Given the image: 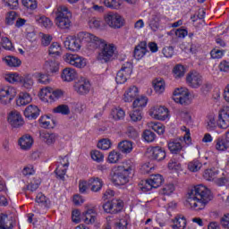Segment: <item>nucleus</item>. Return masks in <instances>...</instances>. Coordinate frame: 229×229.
<instances>
[{
	"label": "nucleus",
	"instance_id": "obj_1",
	"mask_svg": "<svg viewBox=\"0 0 229 229\" xmlns=\"http://www.w3.org/2000/svg\"><path fill=\"white\" fill-rule=\"evenodd\" d=\"M212 199V192L203 184H199L188 191L186 202L191 210H203Z\"/></svg>",
	"mask_w": 229,
	"mask_h": 229
},
{
	"label": "nucleus",
	"instance_id": "obj_2",
	"mask_svg": "<svg viewBox=\"0 0 229 229\" xmlns=\"http://www.w3.org/2000/svg\"><path fill=\"white\" fill-rule=\"evenodd\" d=\"M80 37L81 38H85V40L91 42L90 46H93L94 49H98V47L100 48L97 57L98 62L107 64V62H110L112 58H114V55L115 53L114 44H108L106 41L99 38L94 34H81Z\"/></svg>",
	"mask_w": 229,
	"mask_h": 229
},
{
	"label": "nucleus",
	"instance_id": "obj_3",
	"mask_svg": "<svg viewBox=\"0 0 229 229\" xmlns=\"http://www.w3.org/2000/svg\"><path fill=\"white\" fill-rule=\"evenodd\" d=\"M133 162L124 161L123 165L115 166L111 173V180L114 185H126L130 182V174L133 171Z\"/></svg>",
	"mask_w": 229,
	"mask_h": 229
},
{
	"label": "nucleus",
	"instance_id": "obj_4",
	"mask_svg": "<svg viewBox=\"0 0 229 229\" xmlns=\"http://www.w3.org/2000/svg\"><path fill=\"white\" fill-rule=\"evenodd\" d=\"M55 24L60 30H69L71 28V19H72V13L65 5H60L55 10Z\"/></svg>",
	"mask_w": 229,
	"mask_h": 229
},
{
	"label": "nucleus",
	"instance_id": "obj_5",
	"mask_svg": "<svg viewBox=\"0 0 229 229\" xmlns=\"http://www.w3.org/2000/svg\"><path fill=\"white\" fill-rule=\"evenodd\" d=\"M164 182L165 180L162 174H153L148 179L141 181L140 183V189L142 192H148V191H153V189H158Z\"/></svg>",
	"mask_w": 229,
	"mask_h": 229
},
{
	"label": "nucleus",
	"instance_id": "obj_6",
	"mask_svg": "<svg viewBox=\"0 0 229 229\" xmlns=\"http://www.w3.org/2000/svg\"><path fill=\"white\" fill-rule=\"evenodd\" d=\"M81 35H91L89 32H79L77 34V38L72 37H68L64 40V47L69 51H80L81 48V42H87L88 44H92V41H88L85 38H81Z\"/></svg>",
	"mask_w": 229,
	"mask_h": 229
},
{
	"label": "nucleus",
	"instance_id": "obj_7",
	"mask_svg": "<svg viewBox=\"0 0 229 229\" xmlns=\"http://www.w3.org/2000/svg\"><path fill=\"white\" fill-rule=\"evenodd\" d=\"M17 96V89L13 86H1L0 87V104L10 105Z\"/></svg>",
	"mask_w": 229,
	"mask_h": 229
},
{
	"label": "nucleus",
	"instance_id": "obj_8",
	"mask_svg": "<svg viewBox=\"0 0 229 229\" xmlns=\"http://www.w3.org/2000/svg\"><path fill=\"white\" fill-rule=\"evenodd\" d=\"M131 72H133V64H131V62H126L122 65V68L116 73V83L120 85H123V83H126L128 77L131 76Z\"/></svg>",
	"mask_w": 229,
	"mask_h": 229
},
{
	"label": "nucleus",
	"instance_id": "obj_9",
	"mask_svg": "<svg viewBox=\"0 0 229 229\" xmlns=\"http://www.w3.org/2000/svg\"><path fill=\"white\" fill-rule=\"evenodd\" d=\"M105 21L110 28L114 30H119V28L124 26V19L117 13H108Z\"/></svg>",
	"mask_w": 229,
	"mask_h": 229
},
{
	"label": "nucleus",
	"instance_id": "obj_10",
	"mask_svg": "<svg viewBox=\"0 0 229 229\" xmlns=\"http://www.w3.org/2000/svg\"><path fill=\"white\" fill-rule=\"evenodd\" d=\"M123 207V200L119 199H113L103 204V209L106 214H119Z\"/></svg>",
	"mask_w": 229,
	"mask_h": 229
},
{
	"label": "nucleus",
	"instance_id": "obj_11",
	"mask_svg": "<svg viewBox=\"0 0 229 229\" xmlns=\"http://www.w3.org/2000/svg\"><path fill=\"white\" fill-rule=\"evenodd\" d=\"M189 96H191L189 89L181 88L174 91L173 99L175 103H180V105H189L191 103Z\"/></svg>",
	"mask_w": 229,
	"mask_h": 229
},
{
	"label": "nucleus",
	"instance_id": "obj_12",
	"mask_svg": "<svg viewBox=\"0 0 229 229\" xmlns=\"http://www.w3.org/2000/svg\"><path fill=\"white\" fill-rule=\"evenodd\" d=\"M186 82L191 89H199L203 85V76L198 72H190L186 76Z\"/></svg>",
	"mask_w": 229,
	"mask_h": 229
},
{
	"label": "nucleus",
	"instance_id": "obj_13",
	"mask_svg": "<svg viewBox=\"0 0 229 229\" xmlns=\"http://www.w3.org/2000/svg\"><path fill=\"white\" fill-rule=\"evenodd\" d=\"M66 64L77 67V69H83L87 65V60L78 55L67 54L64 57Z\"/></svg>",
	"mask_w": 229,
	"mask_h": 229
},
{
	"label": "nucleus",
	"instance_id": "obj_14",
	"mask_svg": "<svg viewBox=\"0 0 229 229\" xmlns=\"http://www.w3.org/2000/svg\"><path fill=\"white\" fill-rule=\"evenodd\" d=\"M148 155L151 160L162 162L165 158V149L161 147H151L148 149Z\"/></svg>",
	"mask_w": 229,
	"mask_h": 229
},
{
	"label": "nucleus",
	"instance_id": "obj_15",
	"mask_svg": "<svg viewBox=\"0 0 229 229\" xmlns=\"http://www.w3.org/2000/svg\"><path fill=\"white\" fill-rule=\"evenodd\" d=\"M8 123L13 128H21L24 124V119L19 111H12L8 116Z\"/></svg>",
	"mask_w": 229,
	"mask_h": 229
},
{
	"label": "nucleus",
	"instance_id": "obj_16",
	"mask_svg": "<svg viewBox=\"0 0 229 229\" xmlns=\"http://www.w3.org/2000/svg\"><path fill=\"white\" fill-rule=\"evenodd\" d=\"M218 128H229V106L224 107L218 114Z\"/></svg>",
	"mask_w": 229,
	"mask_h": 229
},
{
	"label": "nucleus",
	"instance_id": "obj_17",
	"mask_svg": "<svg viewBox=\"0 0 229 229\" xmlns=\"http://www.w3.org/2000/svg\"><path fill=\"white\" fill-rule=\"evenodd\" d=\"M164 18V15L158 12H153L148 19V24L152 31H158L160 28V21Z\"/></svg>",
	"mask_w": 229,
	"mask_h": 229
},
{
	"label": "nucleus",
	"instance_id": "obj_18",
	"mask_svg": "<svg viewBox=\"0 0 229 229\" xmlns=\"http://www.w3.org/2000/svg\"><path fill=\"white\" fill-rule=\"evenodd\" d=\"M82 219L86 225H94L98 219L96 208H89L82 213Z\"/></svg>",
	"mask_w": 229,
	"mask_h": 229
},
{
	"label": "nucleus",
	"instance_id": "obj_19",
	"mask_svg": "<svg viewBox=\"0 0 229 229\" xmlns=\"http://www.w3.org/2000/svg\"><path fill=\"white\" fill-rule=\"evenodd\" d=\"M148 53V43L146 41L140 42L134 48L133 56L136 60H141Z\"/></svg>",
	"mask_w": 229,
	"mask_h": 229
},
{
	"label": "nucleus",
	"instance_id": "obj_20",
	"mask_svg": "<svg viewBox=\"0 0 229 229\" xmlns=\"http://www.w3.org/2000/svg\"><path fill=\"white\" fill-rule=\"evenodd\" d=\"M15 225L13 216H8L0 211V229H12Z\"/></svg>",
	"mask_w": 229,
	"mask_h": 229
},
{
	"label": "nucleus",
	"instance_id": "obj_21",
	"mask_svg": "<svg viewBox=\"0 0 229 229\" xmlns=\"http://www.w3.org/2000/svg\"><path fill=\"white\" fill-rule=\"evenodd\" d=\"M181 139H173L167 142L168 149L172 155H178L183 149Z\"/></svg>",
	"mask_w": 229,
	"mask_h": 229
},
{
	"label": "nucleus",
	"instance_id": "obj_22",
	"mask_svg": "<svg viewBox=\"0 0 229 229\" xmlns=\"http://www.w3.org/2000/svg\"><path fill=\"white\" fill-rule=\"evenodd\" d=\"M40 115V109L37 106L30 105L24 110V116L30 121L37 119Z\"/></svg>",
	"mask_w": 229,
	"mask_h": 229
},
{
	"label": "nucleus",
	"instance_id": "obj_23",
	"mask_svg": "<svg viewBox=\"0 0 229 229\" xmlns=\"http://www.w3.org/2000/svg\"><path fill=\"white\" fill-rule=\"evenodd\" d=\"M138 96L139 89L137 86H131L123 94V101L125 103H131Z\"/></svg>",
	"mask_w": 229,
	"mask_h": 229
},
{
	"label": "nucleus",
	"instance_id": "obj_24",
	"mask_svg": "<svg viewBox=\"0 0 229 229\" xmlns=\"http://www.w3.org/2000/svg\"><path fill=\"white\" fill-rule=\"evenodd\" d=\"M74 89L78 94H81V96H85V94H89V92H90V82L84 80L77 83L74 86Z\"/></svg>",
	"mask_w": 229,
	"mask_h": 229
},
{
	"label": "nucleus",
	"instance_id": "obj_25",
	"mask_svg": "<svg viewBox=\"0 0 229 229\" xmlns=\"http://www.w3.org/2000/svg\"><path fill=\"white\" fill-rule=\"evenodd\" d=\"M155 119L165 121L169 117V110L164 106H156L153 110Z\"/></svg>",
	"mask_w": 229,
	"mask_h": 229
},
{
	"label": "nucleus",
	"instance_id": "obj_26",
	"mask_svg": "<svg viewBox=\"0 0 229 229\" xmlns=\"http://www.w3.org/2000/svg\"><path fill=\"white\" fill-rule=\"evenodd\" d=\"M18 144L21 149L28 151V149H31V146H33V138L26 134L20 138Z\"/></svg>",
	"mask_w": 229,
	"mask_h": 229
},
{
	"label": "nucleus",
	"instance_id": "obj_27",
	"mask_svg": "<svg viewBox=\"0 0 229 229\" xmlns=\"http://www.w3.org/2000/svg\"><path fill=\"white\" fill-rule=\"evenodd\" d=\"M76 76H78L76 70L72 68H64L63 70L61 78L63 81H73V80H76Z\"/></svg>",
	"mask_w": 229,
	"mask_h": 229
},
{
	"label": "nucleus",
	"instance_id": "obj_28",
	"mask_svg": "<svg viewBox=\"0 0 229 229\" xmlns=\"http://www.w3.org/2000/svg\"><path fill=\"white\" fill-rule=\"evenodd\" d=\"M215 148L216 151H226L229 148V140L224 137H219L215 140Z\"/></svg>",
	"mask_w": 229,
	"mask_h": 229
},
{
	"label": "nucleus",
	"instance_id": "obj_29",
	"mask_svg": "<svg viewBox=\"0 0 229 229\" xmlns=\"http://www.w3.org/2000/svg\"><path fill=\"white\" fill-rule=\"evenodd\" d=\"M88 183L91 187L92 192H99L103 187V181L98 177L90 178Z\"/></svg>",
	"mask_w": 229,
	"mask_h": 229
},
{
	"label": "nucleus",
	"instance_id": "obj_30",
	"mask_svg": "<svg viewBox=\"0 0 229 229\" xmlns=\"http://www.w3.org/2000/svg\"><path fill=\"white\" fill-rule=\"evenodd\" d=\"M118 149L121 153L128 155V153L133 151V143L130 140H123L118 143Z\"/></svg>",
	"mask_w": 229,
	"mask_h": 229
},
{
	"label": "nucleus",
	"instance_id": "obj_31",
	"mask_svg": "<svg viewBox=\"0 0 229 229\" xmlns=\"http://www.w3.org/2000/svg\"><path fill=\"white\" fill-rule=\"evenodd\" d=\"M30 101L31 96L29 93L21 92L16 100V105L17 106H26V105H30Z\"/></svg>",
	"mask_w": 229,
	"mask_h": 229
},
{
	"label": "nucleus",
	"instance_id": "obj_32",
	"mask_svg": "<svg viewBox=\"0 0 229 229\" xmlns=\"http://www.w3.org/2000/svg\"><path fill=\"white\" fill-rule=\"evenodd\" d=\"M67 167H69V161L64 164L58 165V166L55 169V174L57 177H59L60 180H65V174L67 173Z\"/></svg>",
	"mask_w": 229,
	"mask_h": 229
},
{
	"label": "nucleus",
	"instance_id": "obj_33",
	"mask_svg": "<svg viewBox=\"0 0 229 229\" xmlns=\"http://www.w3.org/2000/svg\"><path fill=\"white\" fill-rule=\"evenodd\" d=\"M186 226H187V219H185V216L179 215L174 220V225H173L174 229H185Z\"/></svg>",
	"mask_w": 229,
	"mask_h": 229
},
{
	"label": "nucleus",
	"instance_id": "obj_34",
	"mask_svg": "<svg viewBox=\"0 0 229 229\" xmlns=\"http://www.w3.org/2000/svg\"><path fill=\"white\" fill-rule=\"evenodd\" d=\"M40 139L41 140H43V142H46V144L51 146V144H55V142L56 141V134L49 132H41Z\"/></svg>",
	"mask_w": 229,
	"mask_h": 229
},
{
	"label": "nucleus",
	"instance_id": "obj_35",
	"mask_svg": "<svg viewBox=\"0 0 229 229\" xmlns=\"http://www.w3.org/2000/svg\"><path fill=\"white\" fill-rule=\"evenodd\" d=\"M3 61L5 62L6 65L9 67H20L21 64V59L12 55L5 56Z\"/></svg>",
	"mask_w": 229,
	"mask_h": 229
},
{
	"label": "nucleus",
	"instance_id": "obj_36",
	"mask_svg": "<svg viewBox=\"0 0 229 229\" xmlns=\"http://www.w3.org/2000/svg\"><path fill=\"white\" fill-rule=\"evenodd\" d=\"M53 88L46 87L40 90V98L47 103H51Z\"/></svg>",
	"mask_w": 229,
	"mask_h": 229
},
{
	"label": "nucleus",
	"instance_id": "obj_37",
	"mask_svg": "<svg viewBox=\"0 0 229 229\" xmlns=\"http://www.w3.org/2000/svg\"><path fill=\"white\" fill-rule=\"evenodd\" d=\"M119 160H123V155H121V152L113 150L109 152L107 162L109 164H117Z\"/></svg>",
	"mask_w": 229,
	"mask_h": 229
},
{
	"label": "nucleus",
	"instance_id": "obj_38",
	"mask_svg": "<svg viewBox=\"0 0 229 229\" xmlns=\"http://www.w3.org/2000/svg\"><path fill=\"white\" fill-rule=\"evenodd\" d=\"M20 83H21L24 89H32L34 84L33 77L30 75L21 76Z\"/></svg>",
	"mask_w": 229,
	"mask_h": 229
},
{
	"label": "nucleus",
	"instance_id": "obj_39",
	"mask_svg": "<svg viewBox=\"0 0 229 229\" xmlns=\"http://www.w3.org/2000/svg\"><path fill=\"white\" fill-rule=\"evenodd\" d=\"M124 115H126V113H124V110L121 107H114L111 111V116L114 121H121L122 119H124Z\"/></svg>",
	"mask_w": 229,
	"mask_h": 229
},
{
	"label": "nucleus",
	"instance_id": "obj_40",
	"mask_svg": "<svg viewBox=\"0 0 229 229\" xmlns=\"http://www.w3.org/2000/svg\"><path fill=\"white\" fill-rule=\"evenodd\" d=\"M217 126H219V122L216 121V115L211 114L208 116L207 130H208V131H214Z\"/></svg>",
	"mask_w": 229,
	"mask_h": 229
},
{
	"label": "nucleus",
	"instance_id": "obj_41",
	"mask_svg": "<svg viewBox=\"0 0 229 229\" xmlns=\"http://www.w3.org/2000/svg\"><path fill=\"white\" fill-rule=\"evenodd\" d=\"M36 202L39 203V205H42V207H45L46 208H49V207H51V201L42 192L38 193Z\"/></svg>",
	"mask_w": 229,
	"mask_h": 229
},
{
	"label": "nucleus",
	"instance_id": "obj_42",
	"mask_svg": "<svg viewBox=\"0 0 229 229\" xmlns=\"http://www.w3.org/2000/svg\"><path fill=\"white\" fill-rule=\"evenodd\" d=\"M217 174H219V171L216 170V168L207 169L203 174V178H205V180H208V182H214Z\"/></svg>",
	"mask_w": 229,
	"mask_h": 229
},
{
	"label": "nucleus",
	"instance_id": "obj_43",
	"mask_svg": "<svg viewBox=\"0 0 229 229\" xmlns=\"http://www.w3.org/2000/svg\"><path fill=\"white\" fill-rule=\"evenodd\" d=\"M147 105L148 98L146 97L137 98L132 104L133 108H137L136 110H142V108H144V106H146Z\"/></svg>",
	"mask_w": 229,
	"mask_h": 229
},
{
	"label": "nucleus",
	"instance_id": "obj_44",
	"mask_svg": "<svg viewBox=\"0 0 229 229\" xmlns=\"http://www.w3.org/2000/svg\"><path fill=\"white\" fill-rule=\"evenodd\" d=\"M153 85H154V90L157 92V94H162L164 90H165V83L162 79H156L153 81Z\"/></svg>",
	"mask_w": 229,
	"mask_h": 229
},
{
	"label": "nucleus",
	"instance_id": "obj_45",
	"mask_svg": "<svg viewBox=\"0 0 229 229\" xmlns=\"http://www.w3.org/2000/svg\"><path fill=\"white\" fill-rule=\"evenodd\" d=\"M48 53L49 55H54L55 56H60L62 55V47L58 42H54L50 45Z\"/></svg>",
	"mask_w": 229,
	"mask_h": 229
},
{
	"label": "nucleus",
	"instance_id": "obj_46",
	"mask_svg": "<svg viewBox=\"0 0 229 229\" xmlns=\"http://www.w3.org/2000/svg\"><path fill=\"white\" fill-rule=\"evenodd\" d=\"M149 128L156 131L157 135H164L165 133V127L160 123L152 122L149 123Z\"/></svg>",
	"mask_w": 229,
	"mask_h": 229
},
{
	"label": "nucleus",
	"instance_id": "obj_47",
	"mask_svg": "<svg viewBox=\"0 0 229 229\" xmlns=\"http://www.w3.org/2000/svg\"><path fill=\"white\" fill-rule=\"evenodd\" d=\"M45 69L47 72H58L60 67L58 66V63L56 61H47L45 63Z\"/></svg>",
	"mask_w": 229,
	"mask_h": 229
},
{
	"label": "nucleus",
	"instance_id": "obj_48",
	"mask_svg": "<svg viewBox=\"0 0 229 229\" xmlns=\"http://www.w3.org/2000/svg\"><path fill=\"white\" fill-rule=\"evenodd\" d=\"M35 19L37 23L40 24V26H43L44 28H51V26H53V21L46 16H36Z\"/></svg>",
	"mask_w": 229,
	"mask_h": 229
},
{
	"label": "nucleus",
	"instance_id": "obj_49",
	"mask_svg": "<svg viewBox=\"0 0 229 229\" xmlns=\"http://www.w3.org/2000/svg\"><path fill=\"white\" fill-rule=\"evenodd\" d=\"M4 80L5 81H7L8 83H20L21 81V75L17 72H11V73H7L4 76Z\"/></svg>",
	"mask_w": 229,
	"mask_h": 229
},
{
	"label": "nucleus",
	"instance_id": "obj_50",
	"mask_svg": "<svg viewBox=\"0 0 229 229\" xmlns=\"http://www.w3.org/2000/svg\"><path fill=\"white\" fill-rule=\"evenodd\" d=\"M40 187V180L39 179H33L26 187L23 188L24 192L26 191H30V192H35L37 189Z\"/></svg>",
	"mask_w": 229,
	"mask_h": 229
},
{
	"label": "nucleus",
	"instance_id": "obj_51",
	"mask_svg": "<svg viewBox=\"0 0 229 229\" xmlns=\"http://www.w3.org/2000/svg\"><path fill=\"white\" fill-rule=\"evenodd\" d=\"M122 3L123 2L121 0H103L105 6L107 8H113L114 10H119Z\"/></svg>",
	"mask_w": 229,
	"mask_h": 229
},
{
	"label": "nucleus",
	"instance_id": "obj_52",
	"mask_svg": "<svg viewBox=\"0 0 229 229\" xmlns=\"http://www.w3.org/2000/svg\"><path fill=\"white\" fill-rule=\"evenodd\" d=\"M54 114H62V115H69L71 114V109L67 105H59L53 109Z\"/></svg>",
	"mask_w": 229,
	"mask_h": 229
},
{
	"label": "nucleus",
	"instance_id": "obj_53",
	"mask_svg": "<svg viewBox=\"0 0 229 229\" xmlns=\"http://www.w3.org/2000/svg\"><path fill=\"white\" fill-rule=\"evenodd\" d=\"M201 167H203V164L198 160H193L188 164V169L191 173H198Z\"/></svg>",
	"mask_w": 229,
	"mask_h": 229
},
{
	"label": "nucleus",
	"instance_id": "obj_54",
	"mask_svg": "<svg viewBox=\"0 0 229 229\" xmlns=\"http://www.w3.org/2000/svg\"><path fill=\"white\" fill-rule=\"evenodd\" d=\"M175 78H183L185 76V67L182 64H176L173 70Z\"/></svg>",
	"mask_w": 229,
	"mask_h": 229
},
{
	"label": "nucleus",
	"instance_id": "obj_55",
	"mask_svg": "<svg viewBox=\"0 0 229 229\" xmlns=\"http://www.w3.org/2000/svg\"><path fill=\"white\" fill-rule=\"evenodd\" d=\"M36 78L38 80V83H41V85H48V83H51V79L47 74L38 72L36 73Z\"/></svg>",
	"mask_w": 229,
	"mask_h": 229
},
{
	"label": "nucleus",
	"instance_id": "obj_56",
	"mask_svg": "<svg viewBox=\"0 0 229 229\" xmlns=\"http://www.w3.org/2000/svg\"><path fill=\"white\" fill-rule=\"evenodd\" d=\"M88 26L91 30H99L101 28V20L96 17L89 18L88 21Z\"/></svg>",
	"mask_w": 229,
	"mask_h": 229
},
{
	"label": "nucleus",
	"instance_id": "obj_57",
	"mask_svg": "<svg viewBox=\"0 0 229 229\" xmlns=\"http://www.w3.org/2000/svg\"><path fill=\"white\" fill-rule=\"evenodd\" d=\"M160 194L163 196H170V194H173L174 192V184L169 183L165 184L163 189L160 190Z\"/></svg>",
	"mask_w": 229,
	"mask_h": 229
},
{
	"label": "nucleus",
	"instance_id": "obj_58",
	"mask_svg": "<svg viewBox=\"0 0 229 229\" xmlns=\"http://www.w3.org/2000/svg\"><path fill=\"white\" fill-rule=\"evenodd\" d=\"M142 137L144 140H146V142H155V139H157V134L149 130H146L144 131Z\"/></svg>",
	"mask_w": 229,
	"mask_h": 229
},
{
	"label": "nucleus",
	"instance_id": "obj_59",
	"mask_svg": "<svg viewBox=\"0 0 229 229\" xmlns=\"http://www.w3.org/2000/svg\"><path fill=\"white\" fill-rule=\"evenodd\" d=\"M1 46L4 49H7L8 51H12V49L13 48L12 41H10L7 37L1 38Z\"/></svg>",
	"mask_w": 229,
	"mask_h": 229
},
{
	"label": "nucleus",
	"instance_id": "obj_60",
	"mask_svg": "<svg viewBox=\"0 0 229 229\" xmlns=\"http://www.w3.org/2000/svg\"><path fill=\"white\" fill-rule=\"evenodd\" d=\"M130 117L133 123H137V121H141L142 119V111L140 109H135L130 114Z\"/></svg>",
	"mask_w": 229,
	"mask_h": 229
},
{
	"label": "nucleus",
	"instance_id": "obj_61",
	"mask_svg": "<svg viewBox=\"0 0 229 229\" xmlns=\"http://www.w3.org/2000/svg\"><path fill=\"white\" fill-rule=\"evenodd\" d=\"M126 135L129 137V139H132V140L139 139V131H137V130L131 126L127 128Z\"/></svg>",
	"mask_w": 229,
	"mask_h": 229
},
{
	"label": "nucleus",
	"instance_id": "obj_62",
	"mask_svg": "<svg viewBox=\"0 0 229 229\" xmlns=\"http://www.w3.org/2000/svg\"><path fill=\"white\" fill-rule=\"evenodd\" d=\"M111 146L112 142H110V140L106 139H104L98 143V148L99 149H103L104 151H106V149H110Z\"/></svg>",
	"mask_w": 229,
	"mask_h": 229
},
{
	"label": "nucleus",
	"instance_id": "obj_63",
	"mask_svg": "<svg viewBox=\"0 0 229 229\" xmlns=\"http://www.w3.org/2000/svg\"><path fill=\"white\" fill-rule=\"evenodd\" d=\"M91 158L95 162H103L105 156L99 150L91 151Z\"/></svg>",
	"mask_w": 229,
	"mask_h": 229
},
{
	"label": "nucleus",
	"instance_id": "obj_64",
	"mask_svg": "<svg viewBox=\"0 0 229 229\" xmlns=\"http://www.w3.org/2000/svg\"><path fill=\"white\" fill-rule=\"evenodd\" d=\"M115 229H128V220L123 218L114 224Z\"/></svg>",
	"mask_w": 229,
	"mask_h": 229
}]
</instances>
